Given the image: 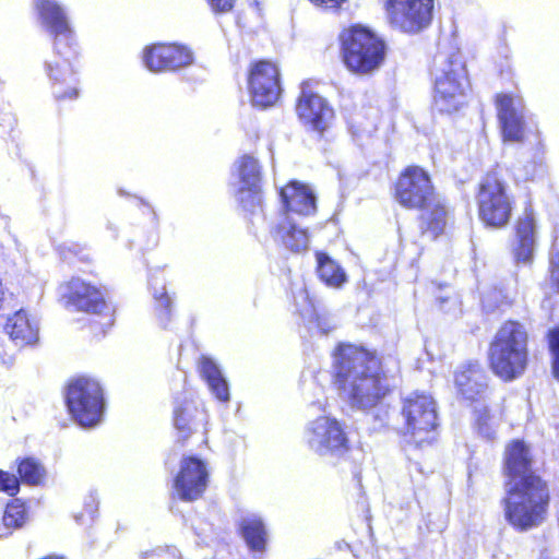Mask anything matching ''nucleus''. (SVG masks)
I'll return each mask as SVG.
<instances>
[{
	"label": "nucleus",
	"mask_w": 559,
	"mask_h": 559,
	"mask_svg": "<svg viewBox=\"0 0 559 559\" xmlns=\"http://www.w3.org/2000/svg\"><path fill=\"white\" fill-rule=\"evenodd\" d=\"M285 247L294 252H300L308 248L309 237L306 229L298 227L289 216L275 229Z\"/></svg>",
	"instance_id": "obj_30"
},
{
	"label": "nucleus",
	"mask_w": 559,
	"mask_h": 559,
	"mask_svg": "<svg viewBox=\"0 0 559 559\" xmlns=\"http://www.w3.org/2000/svg\"><path fill=\"white\" fill-rule=\"evenodd\" d=\"M551 278L559 289V235L555 237L552 252L550 255Z\"/></svg>",
	"instance_id": "obj_38"
},
{
	"label": "nucleus",
	"mask_w": 559,
	"mask_h": 559,
	"mask_svg": "<svg viewBox=\"0 0 559 559\" xmlns=\"http://www.w3.org/2000/svg\"><path fill=\"white\" fill-rule=\"evenodd\" d=\"M445 300H447V299L440 298V302H441V304H442V302H444Z\"/></svg>",
	"instance_id": "obj_45"
},
{
	"label": "nucleus",
	"mask_w": 559,
	"mask_h": 559,
	"mask_svg": "<svg viewBox=\"0 0 559 559\" xmlns=\"http://www.w3.org/2000/svg\"><path fill=\"white\" fill-rule=\"evenodd\" d=\"M75 55L73 43H66L55 46L52 58L45 63L52 94L57 99H72L79 94L78 78L72 64Z\"/></svg>",
	"instance_id": "obj_13"
},
{
	"label": "nucleus",
	"mask_w": 559,
	"mask_h": 559,
	"mask_svg": "<svg viewBox=\"0 0 559 559\" xmlns=\"http://www.w3.org/2000/svg\"><path fill=\"white\" fill-rule=\"evenodd\" d=\"M332 373L341 396L352 407L371 408L385 395L379 360L362 346L340 343L332 353Z\"/></svg>",
	"instance_id": "obj_1"
},
{
	"label": "nucleus",
	"mask_w": 559,
	"mask_h": 559,
	"mask_svg": "<svg viewBox=\"0 0 559 559\" xmlns=\"http://www.w3.org/2000/svg\"><path fill=\"white\" fill-rule=\"evenodd\" d=\"M25 523L24 506L17 500L7 506L0 524V538L8 537Z\"/></svg>",
	"instance_id": "obj_32"
},
{
	"label": "nucleus",
	"mask_w": 559,
	"mask_h": 559,
	"mask_svg": "<svg viewBox=\"0 0 559 559\" xmlns=\"http://www.w3.org/2000/svg\"><path fill=\"white\" fill-rule=\"evenodd\" d=\"M395 197L406 209H424L436 202L438 194L429 174L418 166H409L399 177Z\"/></svg>",
	"instance_id": "obj_12"
},
{
	"label": "nucleus",
	"mask_w": 559,
	"mask_h": 559,
	"mask_svg": "<svg viewBox=\"0 0 559 559\" xmlns=\"http://www.w3.org/2000/svg\"><path fill=\"white\" fill-rule=\"evenodd\" d=\"M512 203L508 185L498 173H490L481 180L477 205L479 218L487 226H506L511 217Z\"/></svg>",
	"instance_id": "obj_8"
},
{
	"label": "nucleus",
	"mask_w": 559,
	"mask_h": 559,
	"mask_svg": "<svg viewBox=\"0 0 559 559\" xmlns=\"http://www.w3.org/2000/svg\"><path fill=\"white\" fill-rule=\"evenodd\" d=\"M17 473L22 481L28 485H39L45 477L46 471L38 461L27 457L20 462Z\"/></svg>",
	"instance_id": "obj_33"
},
{
	"label": "nucleus",
	"mask_w": 559,
	"mask_h": 559,
	"mask_svg": "<svg viewBox=\"0 0 559 559\" xmlns=\"http://www.w3.org/2000/svg\"><path fill=\"white\" fill-rule=\"evenodd\" d=\"M548 345L551 357V372L554 378L559 381V328L551 329L548 332Z\"/></svg>",
	"instance_id": "obj_35"
},
{
	"label": "nucleus",
	"mask_w": 559,
	"mask_h": 559,
	"mask_svg": "<svg viewBox=\"0 0 559 559\" xmlns=\"http://www.w3.org/2000/svg\"><path fill=\"white\" fill-rule=\"evenodd\" d=\"M206 415L199 409L193 400L185 399L177 402L174 408V425L181 439L189 438L198 424L205 419Z\"/></svg>",
	"instance_id": "obj_26"
},
{
	"label": "nucleus",
	"mask_w": 559,
	"mask_h": 559,
	"mask_svg": "<svg viewBox=\"0 0 559 559\" xmlns=\"http://www.w3.org/2000/svg\"><path fill=\"white\" fill-rule=\"evenodd\" d=\"M73 249H76V246H73ZM66 250H68L69 253L73 252L74 254H78V251L76 250H72V247H66L64 246L63 249H62V254H63L64 259L69 258Z\"/></svg>",
	"instance_id": "obj_44"
},
{
	"label": "nucleus",
	"mask_w": 559,
	"mask_h": 559,
	"mask_svg": "<svg viewBox=\"0 0 559 559\" xmlns=\"http://www.w3.org/2000/svg\"><path fill=\"white\" fill-rule=\"evenodd\" d=\"M497 110L503 140L522 142L526 129L525 106L520 96L500 94L497 96Z\"/></svg>",
	"instance_id": "obj_17"
},
{
	"label": "nucleus",
	"mask_w": 559,
	"mask_h": 559,
	"mask_svg": "<svg viewBox=\"0 0 559 559\" xmlns=\"http://www.w3.org/2000/svg\"><path fill=\"white\" fill-rule=\"evenodd\" d=\"M423 210H426L423 215V221L427 226L426 231H429L433 238L442 234L447 226L448 210L439 195L436 198V202Z\"/></svg>",
	"instance_id": "obj_31"
},
{
	"label": "nucleus",
	"mask_w": 559,
	"mask_h": 559,
	"mask_svg": "<svg viewBox=\"0 0 559 559\" xmlns=\"http://www.w3.org/2000/svg\"><path fill=\"white\" fill-rule=\"evenodd\" d=\"M316 328L320 331L321 334L325 335L334 329V324L331 322L329 318L325 317H316V321L313 322Z\"/></svg>",
	"instance_id": "obj_40"
},
{
	"label": "nucleus",
	"mask_w": 559,
	"mask_h": 559,
	"mask_svg": "<svg viewBox=\"0 0 559 559\" xmlns=\"http://www.w3.org/2000/svg\"><path fill=\"white\" fill-rule=\"evenodd\" d=\"M142 60L147 70L154 73L175 71L192 63L190 49L176 44H154L143 50Z\"/></svg>",
	"instance_id": "obj_15"
},
{
	"label": "nucleus",
	"mask_w": 559,
	"mask_h": 559,
	"mask_svg": "<svg viewBox=\"0 0 559 559\" xmlns=\"http://www.w3.org/2000/svg\"><path fill=\"white\" fill-rule=\"evenodd\" d=\"M86 510L90 513V515H93L96 511V502L94 498H91V502L86 503Z\"/></svg>",
	"instance_id": "obj_43"
},
{
	"label": "nucleus",
	"mask_w": 559,
	"mask_h": 559,
	"mask_svg": "<svg viewBox=\"0 0 559 559\" xmlns=\"http://www.w3.org/2000/svg\"><path fill=\"white\" fill-rule=\"evenodd\" d=\"M390 25L406 34H417L432 21L433 0H386Z\"/></svg>",
	"instance_id": "obj_10"
},
{
	"label": "nucleus",
	"mask_w": 559,
	"mask_h": 559,
	"mask_svg": "<svg viewBox=\"0 0 559 559\" xmlns=\"http://www.w3.org/2000/svg\"><path fill=\"white\" fill-rule=\"evenodd\" d=\"M209 472L206 464L197 456L183 457L180 469L175 478V491L183 501L198 499L207 486Z\"/></svg>",
	"instance_id": "obj_18"
},
{
	"label": "nucleus",
	"mask_w": 559,
	"mask_h": 559,
	"mask_svg": "<svg viewBox=\"0 0 559 559\" xmlns=\"http://www.w3.org/2000/svg\"><path fill=\"white\" fill-rule=\"evenodd\" d=\"M64 293L69 304L78 310L99 314L104 318V325L110 326L114 323L111 309L105 302L102 293L93 285L79 277L72 278L66 286Z\"/></svg>",
	"instance_id": "obj_16"
},
{
	"label": "nucleus",
	"mask_w": 559,
	"mask_h": 559,
	"mask_svg": "<svg viewBox=\"0 0 559 559\" xmlns=\"http://www.w3.org/2000/svg\"><path fill=\"white\" fill-rule=\"evenodd\" d=\"M201 376L206 381L211 393L221 402H228L229 386L218 365L210 357L202 356L199 361Z\"/></svg>",
	"instance_id": "obj_27"
},
{
	"label": "nucleus",
	"mask_w": 559,
	"mask_h": 559,
	"mask_svg": "<svg viewBox=\"0 0 559 559\" xmlns=\"http://www.w3.org/2000/svg\"><path fill=\"white\" fill-rule=\"evenodd\" d=\"M212 8L216 11H219V12H226V11H229L233 5H234V2L235 0H209Z\"/></svg>",
	"instance_id": "obj_41"
},
{
	"label": "nucleus",
	"mask_w": 559,
	"mask_h": 559,
	"mask_svg": "<svg viewBox=\"0 0 559 559\" xmlns=\"http://www.w3.org/2000/svg\"><path fill=\"white\" fill-rule=\"evenodd\" d=\"M40 25L53 36V46L73 43V31L70 26L66 8L58 0H33Z\"/></svg>",
	"instance_id": "obj_19"
},
{
	"label": "nucleus",
	"mask_w": 559,
	"mask_h": 559,
	"mask_svg": "<svg viewBox=\"0 0 559 559\" xmlns=\"http://www.w3.org/2000/svg\"><path fill=\"white\" fill-rule=\"evenodd\" d=\"M157 284H158V282L156 281L155 285H157ZM150 285L154 289L153 296L156 301L158 318L160 320V323L166 324V322L169 321V317H170V306H171L170 297L167 295L164 285H162L160 288L158 289L157 287L154 286L153 280H150Z\"/></svg>",
	"instance_id": "obj_34"
},
{
	"label": "nucleus",
	"mask_w": 559,
	"mask_h": 559,
	"mask_svg": "<svg viewBox=\"0 0 559 559\" xmlns=\"http://www.w3.org/2000/svg\"><path fill=\"white\" fill-rule=\"evenodd\" d=\"M506 471L508 480H519L535 476L531 471V455L527 447L519 440L510 443L506 451Z\"/></svg>",
	"instance_id": "obj_25"
},
{
	"label": "nucleus",
	"mask_w": 559,
	"mask_h": 559,
	"mask_svg": "<svg viewBox=\"0 0 559 559\" xmlns=\"http://www.w3.org/2000/svg\"><path fill=\"white\" fill-rule=\"evenodd\" d=\"M476 426L480 436L487 440L495 439L496 429L493 426L492 418L490 417L486 408L477 411Z\"/></svg>",
	"instance_id": "obj_36"
},
{
	"label": "nucleus",
	"mask_w": 559,
	"mask_h": 559,
	"mask_svg": "<svg viewBox=\"0 0 559 559\" xmlns=\"http://www.w3.org/2000/svg\"><path fill=\"white\" fill-rule=\"evenodd\" d=\"M455 385L466 400H476L487 388L486 374L479 364L463 366L455 374Z\"/></svg>",
	"instance_id": "obj_23"
},
{
	"label": "nucleus",
	"mask_w": 559,
	"mask_h": 559,
	"mask_svg": "<svg viewBox=\"0 0 559 559\" xmlns=\"http://www.w3.org/2000/svg\"><path fill=\"white\" fill-rule=\"evenodd\" d=\"M20 489V481L15 475L0 469V491L15 496Z\"/></svg>",
	"instance_id": "obj_37"
},
{
	"label": "nucleus",
	"mask_w": 559,
	"mask_h": 559,
	"mask_svg": "<svg viewBox=\"0 0 559 559\" xmlns=\"http://www.w3.org/2000/svg\"><path fill=\"white\" fill-rule=\"evenodd\" d=\"M535 249V219L531 212L525 211L516 225V242L514 257L516 263L527 264L532 261Z\"/></svg>",
	"instance_id": "obj_24"
},
{
	"label": "nucleus",
	"mask_w": 559,
	"mask_h": 559,
	"mask_svg": "<svg viewBox=\"0 0 559 559\" xmlns=\"http://www.w3.org/2000/svg\"><path fill=\"white\" fill-rule=\"evenodd\" d=\"M433 104L438 111L452 114L464 104L469 87L465 64L459 53H440L435 59Z\"/></svg>",
	"instance_id": "obj_5"
},
{
	"label": "nucleus",
	"mask_w": 559,
	"mask_h": 559,
	"mask_svg": "<svg viewBox=\"0 0 559 559\" xmlns=\"http://www.w3.org/2000/svg\"><path fill=\"white\" fill-rule=\"evenodd\" d=\"M297 114L305 126L319 133L330 127L334 117L332 107L322 96L307 92L305 88L297 104Z\"/></svg>",
	"instance_id": "obj_20"
},
{
	"label": "nucleus",
	"mask_w": 559,
	"mask_h": 559,
	"mask_svg": "<svg viewBox=\"0 0 559 559\" xmlns=\"http://www.w3.org/2000/svg\"><path fill=\"white\" fill-rule=\"evenodd\" d=\"M317 273L329 287L341 288L347 282L344 269L324 252H317Z\"/></svg>",
	"instance_id": "obj_28"
},
{
	"label": "nucleus",
	"mask_w": 559,
	"mask_h": 559,
	"mask_svg": "<svg viewBox=\"0 0 559 559\" xmlns=\"http://www.w3.org/2000/svg\"><path fill=\"white\" fill-rule=\"evenodd\" d=\"M306 445L318 455H340L347 449L342 425L332 417L320 416L307 424L304 431Z\"/></svg>",
	"instance_id": "obj_9"
},
{
	"label": "nucleus",
	"mask_w": 559,
	"mask_h": 559,
	"mask_svg": "<svg viewBox=\"0 0 559 559\" xmlns=\"http://www.w3.org/2000/svg\"><path fill=\"white\" fill-rule=\"evenodd\" d=\"M527 341V331L520 322L502 324L489 348V362L496 376L512 381L524 373L528 360Z\"/></svg>",
	"instance_id": "obj_3"
},
{
	"label": "nucleus",
	"mask_w": 559,
	"mask_h": 559,
	"mask_svg": "<svg viewBox=\"0 0 559 559\" xmlns=\"http://www.w3.org/2000/svg\"><path fill=\"white\" fill-rule=\"evenodd\" d=\"M235 168L237 180L234 189L237 202L252 216L263 215L261 168L258 160L251 155H243L236 162Z\"/></svg>",
	"instance_id": "obj_11"
},
{
	"label": "nucleus",
	"mask_w": 559,
	"mask_h": 559,
	"mask_svg": "<svg viewBox=\"0 0 559 559\" xmlns=\"http://www.w3.org/2000/svg\"><path fill=\"white\" fill-rule=\"evenodd\" d=\"M249 90L254 106L265 108L275 104L281 93L277 67L269 61L258 62L250 72Z\"/></svg>",
	"instance_id": "obj_14"
},
{
	"label": "nucleus",
	"mask_w": 559,
	"mask_h": 559,
	"mask_svg": "<svg viewBox=\"0 0 559 559\" xmlns=\"http://www.w3.org/2000/svg\"><path fill=\"white\" fill-rule=\"evenodd\" d=\"M241 534L254 551H263L266 545V530L263 520L257 514H248L240 522Z\"/></svg>",
	"instance_id": "obj_29"
},
{
	"label": "nucleus",
	"mask_w": 559,
	"mask_h": 559,
	"mask_svg": "<svg viewBox=\"0 0 559 559\" xmlns=\"http://www.w3.org/2000/svg\"><path fill=\"white\" fill-rule=\"evenodd\" d=\"M343 60L347 69L354 73L370 74L384 60V43L369 29L353 26L342 35Z\"/></svg>",
	"instance_id": "obj_6"
},
{
	"label": "nucleus",
	"mask_w": 559,
	"mask_h": 559,
	"mask_svg": "<svg viewBox=\"0 0 559 559\" xmlns=\"http://www.w3.org/2000/svg\"><path fill=\"white\" fill-rule=\"evenodd\" d=\"M317 7H321L324 9H336L346 0H310Z\"/></svg>",
	"instance_id": "obj_42"
},
{
	"label": "nucleus",
	"mask_w": 559,
	"mask_h": 559,
	"mask_svg": "<svg viewBox=\"0 0 559 559\" xmlns=\"http://www.w3.org/2000/svg\"><path fill=\"white\" fill-rule=\"evenodd\" d=\"M506 493L504 516L514 528L528 531L545 521L549 491L539 476L508 480Z\"/></svg>",
	"instance_id": "obj_2"
},
{
	"label": "nucleus",
	"mask_w": 559,
	"mask_h": 559,
	"mask_svg": "<svg viewBox=\"0 0 559 559\" xmlns=\"http://www.w3.org/2000/svg\"><path fill=\"white\" fill-rule=\"evenodd\" d=\"M4 331L20 347L35 344L39 338V325L25 310L21 309L7 319Z\"/></svg>",
	"instance_id": "obj_21"
},
{
	"label": "nucleus",
	"mask_w": 559,
	"mask_h": 559,
	"mask_svg": "<svg viewBox=\"0 0 559 559\" xmlns=\"http://www.w3.org/2000/svg\"><path fill=\"white\" fill-rule=\"evenodd\" d=\"M281 197L290 213L309 216L317 211L314 191L307 185L292 181L281 190Z\"/></svg>",
	"instance_id": "obj_22"
},
{
	"label": "nucleus",
	"mask_w": 559,
	"mask_h": 559,
	"mask_svg": "<svg viewBox=\"0 0 559 559\" xmlns=\"http://www.w3.org/2000/svg\"><path fill=\"white\" fill-rule=\"evenodd\" d=\"M400 432L406 445L421 449L436 440L437 403L426 393L413 392L403 399Z\"/></svg>",
	"instance_id": "obj_4"
},
{
	"label": "nucleus",
	"mask_w": 559,
	"mask_h": 559,
	"mask_svg": "<svg viewBox=\"0 0 559 559\" xmlns=\"http://www.w3.org/2000/svg\"><path fill=\"white\" fill-rule=\"evenodd\" d=\"M525 180H534L537 176H539L544 171V166L542 163H531L525 166Z\"/></svg>",
	"instance_id": "obj_39"
},
{
	"label": "nucleus",
	"mask_w": 559,
	"mask_h": 559,
	"mask_svg": "<svg viewBox=\"0 0 559 559\" xmlns=\"http://www.w3.org/2000/svg\"><path fill=\"white\" fill-rule=\"evenodd\" d=\"M66 403L72 418L84 428L97 426L104 415L105 400L100 384L90 378H79L70 382Z\"/></svg>",
	"instance_id": "obj_7"
}]
</instances>
